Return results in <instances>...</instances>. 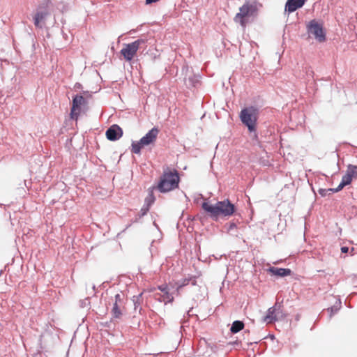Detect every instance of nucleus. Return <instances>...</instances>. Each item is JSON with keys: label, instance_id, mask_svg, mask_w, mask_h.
Instances as JSON below:
<instances>
[{"label": "nucleus", "instance_id": "17", "mask_svg": "<svg viewBox=\"0 0 357 357\" xmlns=\"http://www.w3.org/2000/svg\"><path fill=\"white\" fill-rule=\"evenodd\" d=\"M244 328V324L241 321H235L233 322L230 331L232 333H236Z\"/></svg>", "mask_w": 357, "mask_h": 357}, {"label": "nucleus", "instance_id": "6", "mask_svg": "<svg viewBox=\"0 0 357 357\" xmlns=\"http://www.w3.org/2000/svg\"><path fill=\"white\" fill-rule=\"evenodd\" d=\"M256 11L255 5L246 2L240 8L239 13L234 17V21L245 27L247 22L245 18L252 16Z\"/></svg>", "mask_w": 357, "mask_h": 357}, {"label": "nucleus", "instance_id": "9", "mask_svg": "<svg viewBox=\"0 0 357 357\" xmlns=\"http://www.w3.org/2000/svg\"><path fill=\"white\" fill-rule=\"evenodd\" d=\"M308 32L312 34L320 43L325 41L326 36L323 31L322 26L315 20H312L307 25Z\"/></svg>", "mask_w": 357, "mask_h": 357}, {"label": "nucleus", "instance_id": "10", "mask_svg": "<svg viewBox=\"0 0 357 357\" xmlns=\"http://www.w3.org/2000/svg\"><path fill=\"white\" fill-rule=\"evenodd\" d=\"M115 301L113 304V307L112 309V313L114 318L120 319L123 314V311L124 310V305L123 299L119 294L115 295Z\"/></svg>", "mask_w": 357, "mask_h": 357}, {"label": "nucleus", "instance_id": "21", "mask_svg": "<svg viewBox=\"0 0 357 357\" xmlns=\"http://www.w3.org/2000/svg\"><path fill=\"white\" fill-rule=\"evenodd\" d=\"M349 251V248L347 247H342L341 248V252L342 253H347Z\"/></svg>", "mask_w": 357, "mask_h": 357}, {"label": "nucleus", "instance_id": "20", "mask_svg": "<svg viewBox=\"0 0 357 357\" xmlns=\"http://www.w3.org/2000/svg\"><path fill=\"white\" fill-rule=\"evenodd\" d=\"M158 289L163 293L168 291V287L167 284L159 286Z\"/></svg>", "mask_w": 357, "mask_h": 357}, {"label": "nucleus", "instance_id": "4", "mask_svg": "<svg viewBox=\"0 0 357 357\" xmlns=\"http://www.w3.org/2000/svg\"><path fill=\"white\" fill-rule=\"evenodd\" d=\"M159 132L160 131L158 128H153L145 135V136L142 137L139 142L132 143L131 151L134 153L139 154L141 152L142 148L145 146L153 144L157 139Z\"/></svg>", "mask_w": 357, "mask_h": 357}, {"label": "nucleus", "instance_id": "11", "mask_svg": "<svg viewBox=\"0 0 357 357\" xmlns=\"http://www.w3.org/2000/svg\"><path fill=\"white\" fill-rule=\"evenodd\" d=\"M106 137L110 141H116L123 135V130L120 126L114 124L106 131Z\"/></svg>", "mask_w": 357, "mask_h": 357}, {"label": "nucleus", "instance_id": "16", "mask_svg": "<svg viewBox=\"0 0 357 357\" xmlns=\"http://www.w3.org/2000/svg\"><path fill=\"white\" fill-rule=\"evenodd\" d=\"M191 283L192 285H196L197 284V281H196V277L195 276H192V277H190V278H185L183 279L180 284H178L177 285V287H176V292H177V294H179V291L180 289L188 285L189 283Z\"/></svg>", "mask_w": 357, "mask_h": 357}, {"label": "nucleus", "instance_id": "13", "mask_svg": "<svg viewBox=\"0 0 357 357\" xmlns=\"http://www.w3.org/2000/svg\"><path fill=\"white\" fill-rule=\"evenodd\" d=\"M268 271L272 275L284 277L291 275V270L289 268L271 267Z\"/></svg>", "mask_w": 357, "mask_h": 357}, {"label": "nucleus", "instance_id": "3", "mask_svg": "<svg viewBox=\"0 0 357 357\" xmlns=\"http://www.w3.org/2000/svg\"><path fill=\"white\" fill-rule=\"evenodd\" d=\"M240 119L250 132L256 131L258 119V111L256 108L249 107L243 109L240 113Z\"/></svg>", "mask_w": 357, "mask_h": 357}, {"label": "nucleus", "instance_id": "7", "mask_svg": "<svg viewBox=\"0 0 357 357\" xmlns=\"http://www.w3.org/2000/svg\"><path fill=\"white\" fill-rule=\"evenodd\" d=\"M285 317V314L282 310V305L276 303L273 307L267 310L266 315L264 318V321L267 324H271L278 320H281Z\"/></svg>", "mask_w": 357, "mask_h": 357}, {"label": "nucleus", "instance_id": "19", "mask_svg": "<svg viewBox=\"0 0 357 357\" xmlns=\"http://www.w3.org/2000/svg\"><path fill=\"white\" fill-rule=\"evenodd\" d=\"M162 301L167 303H171L174 301V296L172 294L169 292V291H165L163 293V295L162 296Z\"/></svg>", "mask_w": 357, "mask_h": 357}, {"label": "nucleus", "instance_id": "2", "mask_svg": "<svg viewBox=\"0 0 357 357\" xmlns=\"http://www.w3.org/2000/svg\"><path fill=\"white\" fill-rule=\"evenodd\" d=\"M180 178L174 169L167 168L160 177L157 189L162 193L168 192L178 187Z\"/></svg>", "mask_w": 357, "mask_h": 357}, {"label": "nucleus", "instance_id": "5", "mask_svg": "<svg viewBox=\"0 0 357 357\" xmlns=\"http://www.w3.org/2000/svg\"><path fill=\"white\" fill-rule=\"evenodd\" d=\"M144 43V40L138 39L130 43L123 44L120 54L123 56L125 61L130 62L135 57L140 45Z\"/></svg>", "mask_w": 357, "mask_h": 357}, {"label": "nucleus", "instance_id": "14", "mask_svg": "<svg viewBox=\"0 0 357 357\" xmlns=\"http://www.w3.org/2000/svg\"><path fill=\"white\" fill-rule=\"evenodd\" d=\"M353 178L350 176V174H346L342 176V181L337 188L335 189H329V190H331L333 192H337L340 191L344 186L350 184L352 181Z\"/></svg>", "mask_w": 357, "mask_h": 357}, {"label": "nucleus", "instance_id": "12", "mask_svg": "<svg viewBox=\"0 0 357 357\" xmlns=\"http://www.w3.org/2000/svg\"><path fill=\"white\" fill-rule=\"evenodd\" d=\"M306 0H287L285 3L284 10L289 13H293L302 8Z\"/></svg>", "mask_w": 357, "mask_h": 357}, {"label": "nucleus", "instance_id": "15", "mask_svg": "<svg viewBox=\"0 0 357 357\" xmlns=\"http://www.w3.org/2000/svg\"><path fill=\"white\" fill-rule=\"evenodd\" d=\"M48 12L45 11H37L33 17L34 24L36 27H41L40 23L45 19Z\"/></svg>", "mask_w": 357, "mask_h": 357}, {"label": "nucleus", "instance_id": "22", "mask_svg": "<svg viewBox=\"0 0 357 357\" xmlns=\"http://www.w3.org/2000/svg\"><path fill=\"white\" fill-rule=\"evenodd\" d=\"M235 226H236V225H235L234 224H232V225H231V227H234Z\"/></svg>", "mask_w": 357, "mask_h": 357}, {"label": "nucleus", "instance_id": "18", "mask_svg": "<svg viewBox=\"0 0 357 357\" xmlns=\"http://www.w3.org/2000/svg\"><path fill=\"white\" fill-rule=\"evenodd\" d=\"M347 174H350V176L354 178H357V166L353 165H349L347 167V169L346 172Z\"/></svg>", "mask_w": 357, "mask_h": 357}, {"label": "nucleus", "instance_id": "8", "mask_svg": "<svg viewBox=\"0 0 357 357\" xmlns=\"http://www.w3.org/2000/svg\"><path fill=\"white\" fill-rule=\"evenodd\" d=\"M87 105V101L81 95H76L73 98L72 107L70 109V116L73 120H77L82 110V107Z\"/></svg>", "mask_w": 357, "mask_h": 357}, {"label": "nucleus", "instance_id": "1", "mask_svg": "<svg viewBox=\"0 0 357 357\" xmlns=\"http://www.w3.org/2000/svg\"><path fill=\"white\" fill-rule=\"evenodd\" d=\"M202 208L215 220L220 218H229L236 211L234 204L229 199L217 202L215 204L204 202L202 204Z\"/></svg>", "mask_w": 357, "mask_h": 357}]
</instances>
